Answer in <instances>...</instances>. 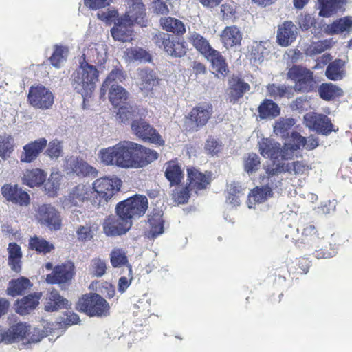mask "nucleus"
<instances>
[{
  "label": "nucleus",
  "mask_w": 352,
  "mask_h": 352,
  "mask_svg": "<svg viewBox=\"0 0 352 352\" xmlns=\"http://www.w3.org/2000/svg\"><path fill=\"white\" fill-rule=\"evenodd\" d=\"M110 261L113 267H120L128 264L126 252L122 249H114L110 254Z\"/></svg>",
  "instance_id": "nucleus-61"
},
{
  "label": "nucleus",
  "mask_w": 352,
  "mask_h": 352,
  "mask_svg": "<svg viewBox=\"0 0 352 352\" xmlns=\"http://www.w3.org/2000/svg\"><path fill=\"white\" fill-rule=\"evenodd\" d=\"M9 252L8 263L12 270L16 272L21 270V258L22 256L21 248L16 243L9 244L8 248Z\"/></svg>",
  "instance_id": "nucleus-48"
},
{
  "label": "nucleus",
  "mask_w": 352,
  "mask_h": 352,
  "mask_svg": "<svg viewBox=\"0 0 352 352\" xmlns=\"http://www.w3.org/2000/svg\"><path fill=\"white\" fill-rule=\"evenodd\" d=\"M69 54V49L67 46L62 45H54V51L50 57V63L56 68H60L66 62Z\"/></svg>",
  "instance_id": "nucleus-44"
},
{
  "label": "nucleus",
  "mask_w": 352,
  "mask_h": 352,
  "mask_svg": "<svg viewBox=\"0 0 352 352\" xmlns=\"http://www.w3.org/2000/svg\"><path fill=\"white\" fill-rule=\"evenodd\" d=\"M67 175L78 177H96L98 170L82 159L70 157L66 161L65 167Z\"/></svg>",
  "instance_id": "nucleus-14"
},
{
  "label": "nucleus",
  "mask_w": 352,
  "mask_h": 352,
  "mask_svg": "<svg viewBox=\"0 0 352 352\" xmlns=\"http://www.w3.org/2000/svg\"><path fill=\"white\" fill-rule=\"evenodd\" d=\"M77 309L91 317H107L110 314L109 303L96 293L84 295L79 299Z\"/></svg>",
  "instance_id": "nucleus-3"
},
{
  "label": "nucleus",
  "mask_w": 352,
  "mask_h": 352,
  "mask_svg": "<svg viewBox=\"0 0 352 352\" xmlns=\"http://www.w3.org/2000/svg\"><path fill=\"white\" fill-rule=\"evenodd\" d=\"M1 194L8 201L21 206H27L30 203L29 195L16 185H4L1 188Z\"/></svg>",
  "instance_id": "nucleus-18"
},
{
  "label": "nucleus",
  "mask_w": 352,
  "mask_h": 352,
  "mask_svg": "<svg viewBox=\"0 0 352 352\" xmlns=\"http://www.w3.org/2000/svg\"><path fill=\"white\" fill-rule=\"evenodd\" d=\"M205 57L211 63L214 74L225 77L228 72V65L224 57L221 53L212 49Z\"/></svg>",
  "instance_id": "nucleus-30"
},
{
  "label": "nucleus",
  "mask_w": 352,
  "mask_h": 352,
  "mask_svg": "<svg viewBox=\"0 0 352 352\" xmlns=\"http://www.w3.org/2000/svg\"><path fill=\"white\" fill-rule=\"evenodd\" d=\"M70 305L71 303L67 299L60 296L57 290L52 289L47 295L45 310L53 312L61 309H67Z\"/></svg>",
  "instance_id": "nucleus-27"
},
{
  "label": "nucleus",
  "mask_w": 352,
  "mask_h": 352,
  "mask_svg": "<svg viewBox=\"0 0 352 352\" xmlns=\"http://www.w3.org/2000/svg\"><path fill=\"white\" fill-rule=\"evenodd\" d=\"M29 248L38 253L46 254L54 250V245L43 238L36 236L30 238Z\"/></svg>",
  "instance_id": "nucleus-51"
},
{
  "label": "nucleus",
  "mask_w": 352,
  "mask_h": 352,
  "mask_svg": "<svg viewBox=\"0 0 352 352\" xmlns=\"http://www.w3.org/2000/svg\"><path fill=\"white\" fill-rule=\"evenodd\" d=\"M212 112V107L208 104L199 105L193 108L189 114V118L186 119V124H191V129L197 130V128L204 126Z\"/></svg>",
  "instance_id": "nucleus-16"
},
{
  "label": "nucleus",
  "mask_w": 352,
  "mask_h": 352,
  "mask_svg": "<svg viewBox=\"0 0 352 352\" xmlns=\"http://www.w3.org/2000/svg\"><path fill=\"white\" fill-rule=\"evenodd\" d=\"M298 24L302 30L306 31L309 28L311 30L312 34L317 35L320 32L321 27L320 24L316 22L315 19L309 14H301L298 17Z\"/></svg>",
  "instance_id": "nucleus-50"
},
{
  "label": "nucleus",
  "mask_w": 352,
  "mask_h": 352,
  "mask_svg": "<svg viewBox=\"0 0 352 352\" xmlns=\"http://www.w3.org/2000/svg\"><path fill=\"white\" fill-rule=\"evenodd\" d=\"M124 79L125 74L122 69L115 68L113 69L106 78L102 85L100 89L101 96H103L106 94L109 86L115 84L119 85V83L122 82Z\"/></svg>",
  "instance_id": "nucleus-45"
},
{
  "label": "nucleus",
  "mask_w": 352,
  "mask_h": 352,
  "mask_svg": "<svg viewBox=\"0 0 352 352\" xmlns=\"http://www.w3.org/2000/svg\"><path fill=\"white\" fill-rule=\"evenodd\" d=\"M187 175L188 180L189 181V184L188 186L190 188V190L194 189H205L210 184V177L199 172L195 168H188L187 169Z\"/></svg>",
  "instance_id": "nucleus-28"
},
{
  "label": "nucleus",
  "mask_w": 352,
  "mask_h": 352,
  "mask_svg": "<svg viewBox=\"0 0 352 352\" xmlns=\"http://www.w3.org/2000/svg\"><path fill=\"white\" fill-rule=\"evenodd\" d=\"M329 34H344L352 32V17L340 18L325 28Z\"/></svg>",
  "instance_id": "nucleus-36"
},
{
  "label": "nucleus",
  "mask_w": 352,
  "mask_h": 352,
  "mask_svg": "<svg viewBox=\"0 0 352 352\" xmlns=\"http://www.w3.org/2000/svg\"><path fill=\"white\" fill-rule=\"evenodd\" d=\"M94 191L90 185L78 184L72 188L68 201L73 206H80L85 201L94 199Z\"/></svg>",
  "instance_id": "nucleus-24"
},
{
  "label": "nucleus",
  "mask_w": 352,
  "mask_h": 352,
  "mask_svg": "<svg viewBox=\"0 0 352 352\" xmlns=\"http://www.w3.org/2000/svg\"><path fill=\"white\" fill-rule=\"evenodd\" d=\"M74 266L72 263L56 266L53 272L47 275L46 280L49 283H65L70 280L74 276Z\"/></svg>",
  "instance_id": "nucleus-22"
},
{
  "label": "nucleus",
  "mask_w": 352,
  "mask_h": 352,
  "mask_svg": "<svg viewBox=\"0 0 352 352\" xmlns=\"http://www.w3.org/2000/svg\"><path fill=\"white\" fill-rule=\"evenodd\" d=\"M132 223L120 214L107 218L103 224V232L107 236H117L126 234L131 228Z\"/></svg>",
  "instance_id": "nucleus-12"
},
{
  "label": "nucleus",
  "mask_w": 352,
  "mask_h": 352,
  "mask_svg": "<svg viewBox=\"0 0 352 352\" xmlns=\"http://www.w3.org/2000/svg\"><path fill=\"white\" fill-rule=\"evenodd\" d=\"M107 46L104 43H91L84 50L83 60L80 62L79 67L72 75V85L84 100L91 96L98 80L99 72L92 64H104L107 58Z\"/></svg>",
  "instance_id": "nucleus-1"
},
{
  "label": "nucleus",
  "mask_w": 352,
  "mask_h": 352,
  "mask_svg": "<svg viewBox=\"0 0 352 352\" xmlns=\"http://www.w3.org/2000/svg\"><path fill=\"white\" fill-rule=\"evenodd\" d=\"M138 113L139 110L137 106L126 104L120 107L117 117L120 122L126 123L130 120L133 121L136 119L135 117Z\"/></svg>",
  "instance_id": "nucleus-54"
},
{
  "label": "nucleus",
  "mask_w": 352,
  "mask_h": 352,
  "mask_svg": "<svg viewBox=\"0 0 352 352\" xmlns=\"http://www.w3.org/2000/svg\"><path fill=\"white\" fill-rule=\"evenodd\" d=\"M28 331V326L24 323L12 325L7 331H3L4 342L9 344L23 340Z\"/></svg>",
  "instance_id": "nucleus-35"
},
{
  "label": "nucleus",
  "mask_w": 352,
  "mask_h": 352,
  "mask_svg": "<svg viewBox=\"0 0 352 352\" xmlns=\"http://www.w3.org/2000/svg\"><path fill=\"white\" fill-rule=\"evenodd\" d=\"M280 144L272 139H263L259 142L261 154L265 158L278 159L280 157Z\"/></svg>",
  "instance_id": "nucleus-34"
},
{
  "label": "nucleus",
  "mask_w": 352,
  "mask_h": 352,
  "mask_svg": "<svg viewBox=\"0 0 352 352\" xmlns=\"http://www.w3.org/2000/svg\"><path fill=\"white\" fill-rule=\"evenodd\" d=\"M28 100L32 106L41 109H48L54 103L52 93L45 87H31L28 93Z\"/></svg>",
  "instance_id": "nucleus-10"
},
{
  "label": "nucleus",
  "mask_w": 352,
  "mask_h": 352,
  "mask_svg": "<svg viewBox=\"0 0 352 352\" xmlns=\"http://www.w3.org/2000/svg\"><path fill=\"white\" fill-rule=\"evenodd\" d=\"M131 128L133 134L145 142L158 145L164 144L162 136L144 119L133 120L131 124Z\"/></svg>",
  "instance_id": "nucleus-8"
},
{
  "label": "nucleus",
  "mask_w": 352,
  "mask_h": 352,
  "mask_svg": "<svg viewBox=\"0 0 352 352\" xmlns=\"http://www.w3.org/2000/svg\"><path fill=\"white\" fill-rule=\"evenodd\" d=\"M148 202L146 196L135 195L120 201L116 206V214H120L132 223L133 219L142 217L148 209Z\"/></svg>",
  "instance_id": "nucleus-4"
},
{
  "label": "nucleus",
  "mask_w": 352,
  "mask_h": 352,
  "mask_svg": "<svg viewBox=\"0 0 352 352\" xmlns=\"http://www.w3.org/2000/svg\"><path fill=\"white\" fill-rule=\"evenodd\" d=\"M47 145V140L44 138L37 139L25 144L23 147V151L20 155L21 162L25 163L34 162Z\"/></svg>",
  "instance_id": "nucleus-17"
},
{
  "label": "nucleus",
  "mask_w": 352,
  "mask_h": 352,
  "mask_svg": "<svg viewBox=\"0 0 352 352\" xmlns=\"http://www.w3.org/2000/svg\"><path fill=\"white\" fill-rule=\"evenodd\" d=\"M165 177L170 182V186H177L183 178V173L180 166L173 162L167 163Z\"/></svg>",
  "instance_id": "nucleus-49"
},
{
  "label": "nucleus",
  "mask_w": 352,
  "mask_h": 352,
  "mask_svg": "<svg viewBox=\"0 0 352 352\" xmlns=\"http://www.w3.org/2000/svg\"><path fill=\"white\" fill-rule=\"evenodd\" d=\"M259 117L261 119L272 118L280 113L278 106L272 100L265 99L258 108Z\"/></svg>",
  "instance_id": "nucleus-43"
},
{
  "label": "nucleus",
  "mask_w": 352,
  "mask_h": 352,
  "mask_svg": "<svg viewBox=\"0 0 352 352\" xmlns=\"http://www.w3.org/2000/svg\"><path fill=\"white\" fill-rule=\"evenodd\" d=\"M287 78L295 82L292 89L296 91L308 93L316 88L313 72L302 66H292L287 72Z\"/></svg>",
  "instance_id": "nucleus-5"
},
{
  "label": "nucleus",
  "mask_w": 352,
  "mask_h": 352,
  "mask_svg": "<svg viewBox=\"0 0 352 352\" xmlns=\"http://www.w3.org/2000/svg\"><path fill=\"white\" fill-rule=\"evenodd\" d=\"M302 239L296 243V246L302 251L309 250L310 247L314 245L319 248L317 244L321 242V239L317 234V230L314 225L308 224L302 229Z\"/></svg>",
  "instance_id": "nucleus-19"
},
{
  "label": "nucleus",
  "mask_w": 352,
  "mask_h": 352,
  "mask_svg": "<svg viewBox=\"0 0 352 352\" xmlns=\"http://www.w3.org/2000/svg\"><path fill=\"white\" fill-rule=\"evenodd\" d=\"M267 89L269 95L274 98H290L293 96L292 87H287L285 85L270 84Z\"/></svg>",
  "instance_id": "nucleus-55"
},
{
  "label": "nucleus",
  "mask_w": 352,
  "mask_h": 352,
  "mask_svg": "<svg viewBox=\"0 0 352 352\" xmlns=\"http://www.w3.org/2000/svg\"><path fill=\"white\" fill-rule=\"evenodd\" d=\"M297 28L292 21H285L279 25L277 30V42L283 46L290 45L297 37Z\"/></svg>",
  "instance_id": "nucleus-21"
},
{
  "label": "nucleus",
  "mask_w": 352,
  "mask_h": 352,
  "mask_svg": "<svg viewBox=\"0 0 352 352\" xmlns=\"http://www.w3.org/2000/svg\"><path fill=\"white\" fill-rule=\"evenodd\" d=\"M121 183V180L118 177H105L96 179L91 187L94 191L93 205L98 206L101 204L102 201L98 199V197L107 202L115 192L120 190Z\"/></svg>",
  "instance_id": "nucleus-6"
},
{
  "label": "nucleus",
  "mask_w": 352,
  "mask_h": 352,
  "mask_svg": "<svg viewBox=\"0 0 352 352\" xmlns=\"http://www.w3.org/2000/svg\"><path fill=\"white\" fill-rule=\"evenodd\" d=\"M120 16L133 26L138 25L144 28L147 27L148 23L146 8L142 0H132L126 12Z\"/></svg>",
  "instance_id": "nucleus-11"
},
{
  "label": "nucleus",
  "mask_w": 352,
  "mask_h": 352,
  "mask_svg": "<svg viewBox=\"0 0 352 352\" xmlns=\"http://www.w3.org/2000/svg\"><path fill=\"white\" fill-rule=\"evenodd\" d=\"M41 296V292H34L17 300L14 304L16 312L21 316L30 314L39 305Z\"/></svg>",
  "instance_id": "nucleus-23"
},
{
  "label": "nucleus",
  "mask_w": 352,
  "mask_h": 352,
  "mask_svg": "<svg viewBox=\"0 0 352 352\" xmlns=\"http://www.w3.org/2000/svg\"><path fill=\"white\" fill-rule=\"evenodd\" d=\"M160 24L164 30L167 32H171L177 35H182L186 32L184 23L175 18L170 16L161 18Z\"/></svg>",
  "instance_id": "nucleus-41"
},
{
  "label": "nucleus",
  "mask_w": 352,
  "mask_h": 352,
  "mask_svg": "<svg viewBox=\"0 0 352 352\" xmlns=\"http://www.w3.org/2000/svg\"><path fill=\"white\" fill-rule=\"evenodd\" d=\"M36 219L41 225L47 227L51 230L61 228L60 212L51 204H42L36 210Z\"/></svg>",
  "instance_id": "nucleus-7"
},
{
  "label": "nucleus",
  "mask_w": 352,
  "mask_h": 352,
  "mask_svg": "<svg viewBox=\"0 0 352 352\" xmlns=\"http://www.w3.org/2000/svg\"><path fill=\"white\" fill-rule=\"evenodd\" d=\"M32 284L28 278L20 277L17 279H12L9 282V287L7 289L8 295L13 297L18 295H23L26 291L31 288Z\"/></svg>",
  "instance_id": "nucleus-37"
},
{
  "label": "nucleus",
  "mask_w": 352,
  "mask_h": 352,
  "mask_svg": "<svg viewBox=\"0 0 352 352\" xmlns=\"http://www.w3.org/2000/svg\"><path fill=\"white\" fill-rule=\"evenodd\" d=\"M344 61L341 59H336L331 62L327 67L325 74L326 76L331 80H340L344 76V71L343 67Z\"/></svg>",
  "instance_id": "nucleus-46"
},
{
  "label": "nucleus",
  "mask_w": 352,
  "mask_h": 352,
  "mask_svg": "<svg viewBox=\"0 0 352 352\" xmlns=\"http://www.w3.org/2000/svg\"><path fill=\"white\" fill-rule=\"evenodd\" d=\"M46 175L44 171L39 168L26 170L23 177L24 184L30 187L40 186L44 183Z\"/></svg>",
  "instance_id": "nucleus-39"
},
{
  "label": "nucleus",
  "mask_w": 352,
  "mask_h": 352,
  "mask_svg": "<svg viewBox=\"0 0 352 352\" xmlns=\"http://www.w3.org/2000/svg\"><path fill=\"white\" fill-rule=\"evenodd\" d=\"M75 229L77 239L81 242H87L94 238L97 227L91 221H84V223L76 226Z\"/></svg>",
  "instance_id": "nucleus-38"
},
{
  "label": "nucleus",
  "mask_w": 352,
  "mask_h": 352,
  "mask_svg": "<svg viewBox=\"0 0 352 352\" xmlns=\"http://www.w3.org/2000/svg\"><path fill=\"white\" fill-rule=\"evenodd\" d=\"M14 138L8 134L0 135V157L3 160L10 157L14 151Z\"/></svg>",
  "instance_id": "nucleus-52"
},
{
  "label": "nucleus",
  "mask_w": 352,
  "mask_h": 352,
  "mask_svg": "<svg viewBox=\"0 0 352 352\" xmlns=\"http://www.w3.org/2000/svg\"><path fill=\"white\" fill-rule=\"evenodd\" d=\"M166 52L173 57H182L186 53L184 44L181 42L175 41L173 38L170 40Z\"/></svg>",
  "instance_id": "nucleus-63"
},
{
  "label": "nucleus",
  "mask_w": 352,
  "mask_h": 352,
  "mask_svg": "<svg viewBox=\"0 0 352 352\" xmlns=\"http://www.w3.org/2000/svg\"><path fill=\"white\" fill-rule=\"evenodd\" d=\"M266 43L254 41L251 46L250 58L254 63H261L263 61L264 55L267 52L264 44Z\"/></svg>",
  "instance_id": "nucleus-59"
},
{
  "label": "nucleus",
  "mask_w": 352,
  "mask_h": 352,
  "mask_svg": "<svg viewBox=\"0 0 352 352\" xmlns=\"http://www.w3.org/2000/svg\"><path fill=\"white\" fill-rule=\"evenodd\" d=\"M106 261L100 258H93L89 266V273L93 276L102 277L106 273Z\"/></svg>",
  "instance_id": "nucleus-60"
},
{
  "label": "nucleus",
  "mask_w": 352,
  "mask_h": 352,
  "mask_svg": "<svg viewBox=\"0 0 352 352\" xmlns=\"http://www.w3.org/2000/svg\"><path fill=\"white\" fill-rule=\"evenodd\" d=\"M294 124V118H281L276 122L274 131L277 135H280L283 138H288L291 134L290 130Z\"/></svg>",
  "instance_id": "nucleus-53"
},
{
  "label": "nucleus",
  "mask_w": 352,
  "mask_h": 352,
  "mask_svg": "<svg viewBox=\"0 0 352 352\" xmlns=\"http://www.w3.org/2000/svg\"><path fill=\"white\" fill-rule=\"evenodd\" d=\"M188 41L192 44L195 49L206 56L213 48L210 46L208 41L203 36L196 32H189Z\"/></svg>",
  "instance_id": "nucleus-40"
},
{
  "label": "nucleus",
  "mask_w": 352,
  "mask_h": 352,
  "mask_svg": "<svg viewBox=\"0 0 352 352\" xmlns=\"http://www.w3.org/2000/svg\"><path fill=\"white\" fill-rule=\"evenodd\" d=\"M221 40L226 49L240 46L242 33L236 26H227L221 33Z\"/></svg>",
  "instance_id": "nucleus-29"
},
{
  "label": "nucleus",
  "mask_w": 352,
  "mask_h": 352,
  "mask_svg": "<svg viewBox=\"0 0 352 352\" xmlns=\"http://www.w3.org/2000/svg\"><path fill=\"white\" fill-rule=\"evenodd\" d=\"M260 166L261 160L257 154L252 153L244 157V170L249 175L257 171Z\"/></svg>",
  "instance_id": "nucleus-57"
},
{
  "label": "nucleus",
  "mask_w": 352,
  "mask_h": 352,
  "mask_svg": "<svg viewBox=\"0 0 352 352\" xmlns=\"http://www.w3.org/2000/svg\"><path fill=\"white\" fill-rule=\"evenodd\" d=\"M308 169V166L301 162H294L292 163H278L273 164L272 166H268L266 173L268 179L272 182V177L278 176L279 174L288 172L290 174L300 175L304 173Z\"/></svg>",
  "instance_id": "nucleus-15"
},
{
  "label": "nucleus",
  "mask_w": 352,
  "mask_h": 352,
  "mask_svg": "<svg viewBox=\"0 0 352 352\" xmlns=\"http://www.w3.org/2000/svg\"><path fill=\"white\" fill-rule=\"evenodd\" d=\"M304 123L309 129L326 136L335 131L331 120L324 114L307 113L304 116Z\"/></svg>",
  "instance_id": "nucleus-9"
},
{
  "label": "nucleus",
  "mask_w": 352,
  "mask_h": 352,
  "mask_svg": "<svg viewBox=\"0 0 352 352\" xmlns=\"http://www.w3.org/2000/svg\"><path fill=\"white\" fill-rule=\"evenodd\" d=\"M127 56L132 61L148 63L151 60V56L148 52L140 47H133L127 51Z\"/></svg>",
  "instance_id": "nucleus-58"
},
{
  "label": "nucleus",
  "mask_w": 352,
  "mask_h": 352,
  "mask_svg": "<svg viewBox=\"0 0 352 352\" xmlns=\"http://www.w3.org/2000/svg\"><path fill=\"white\" fill-rule=\"evenodd\" d=\"M250 89V85L237 76H232L229 80L228 101L235 104L243 94Z\"/></svg>",
  "instance_id": "nucleus-25"
},
{
  "label": "nucleus",
  "mask_w": 352,
  "mask_h": 352,
  "mask_svg": "<svg viewBox=\"0 0 352 352\" xmlns=\"http://www.w3.org/2000/svg\"><path fill=\"white\" fill-rule=\"evenodd\" d=\"M138 77L140 80V88L142 90L149 91L159 85L160 79L157 73L148 68L139 69Z\"/></svg>",
  "instance_id": "nucleus-31"
},
{
  "label": "nucleus",
  "mask_w": 352,
  "mask_h": 352,
  "mask_svg": "<svg viewBox=\"0 0 352 352\" xmlns=\"http://www.w3.org/2000/svg\"><path fill=\"white\" fill-rule=\"evenodd\" d=\"M319 15L329 17L340 6L336 0H318Z\"/></svg>",
  "instance_id": "nucleus-56"
},
{
  "label": "nucleus",
  "mask_w": 352,
  "mask_h": 352,
  "mask_svg": "<svg viewBox=\"0 0 352 352\" xmlns=\"http://www.w3.org/2000/svg\"><path fill=\"white\" fill-rule=\"evenodd\" d=\"M135 142L130 141L120 142L113 146L100 151L102 162L106 165L129 168L131 167L132 152Z\"/></svg>",
  "instance_id": "nucleus-2"
},
{
  "label": "nucleus",
  "mask_w": 352,
  "mask_h": 352,
  "mask_svg": "<svg viewBox=\"0 0 352 352\" xmlns=\"http://www.w3.org/2000/svg\"><path fill=\"white\" fill-rule=\"evenodd\" d=\"M272 195V186H270V183L262 187H256L249 194L248 199V208H252L254 204L265 201Z\"/></svg>",
  "instance_id": "nucleus-33"
},
{
  "label": "nucleus",
  "mask_w": 352,
  "mask_h": 352,
  "mask_svg": "<svg viewBox=\"0 0 352 352\" xmlns=\"http://www.w3.org/2000/svg\"><path fill=\"white\" fill-rule=\"evenodd\" d=\"M131 157V167L134 168H143L158 158V153L150 148L135 143Z\"/></svg>",
  "instance_id": "nucleus-13"
},
{
  "label": "nucleus",
  "mask_w": 352,
  "mask_h": 352,
  "mask_svg": "<svg viewBox=\"0 0 352 352\" xmlns=\"http://www.w3.org/2000/svg\"><path fill=\"white\" fill-rule=\"evenodd\" d=\"M133 25L120 16L115 21V24L111 29V34L115 41L129 42L133 39Z\"/></svg>",
  "instance_id": "nucleus-20"
},
{
  "label": "nucleus",
  "mask_w": 352,
  "mask_h": 352,
  "mask_svg": "<svg viewBox=\"0 0 352 352\" xmlns=\"http://www.w3.org/2000/svg\"><path fill=\"white\" fill-rule=\"evenodd\" d=\"M162 216V211L159 209H154L148 216V222L150 230L145 233L147 238L155 239L164 233V220Z\"/></svg>",
  "instance_id": "nucleus-26"
},
{
  "label": "nucleus",
  "mask_w": 352,
  "mask_h": 352,
  "mask_svg": "<svg viewBox=\"0 0 352 352\" xmlns=\"http://www.w3.org/2000/svg\"><path fill=\"white\" fill-rule=\"evenodd\" d=\"M319 248H316L314 245L310 247L309 250L305 251L307 254H313L314 256L318 258H331L336 255L338 251L335 245L321 239V242L317 244Z\"/></svg>",
  "instance_id": "nucleus-32"
},
{
  "label": "nucleus",
  "mask_w": 352,
  "mask_h": 352,
  "mask_svg": "<svg viewBox=\"0 0 352 352\" xmlns=\"http://www.w3.org/2000/svg\"><path fill=\"white\" fill-rule=\"evenodd\" d=\"M63 153V145L61 142L54 140L48 144L47 148L45 151V154L52 160H56Z\"/></svg>",
  "instance_id": "nucleus-62"
},
{
  "label": "nucleus",
  "mask_w": 352,
  "mask_h": 352,
  "mask_svg": "<svg viewBox=\"0 0 352 352\" xmlns=\"http://www.w3.org/2000/svg\"><path fill=\"white\" fill-rule=\"evenodd\" d=\"M190 188L187 186L185 188L177 187L173 190L172 197L175 202L183 204L188 201L190 197Z\"/></svg>",
  "instance_id": "nucleus-64"
},
{
  "label": "nucleus",
  "mask_w": 352,
  "mask_h": 352,
  "mask_svg": "<svg viewBox=\"0 0 352 352\" xmlns=\"http://www.w3.org/2000/svg\"><path fill=\"white\" fill-rule=\"evenodd\" d=\"M318 93L321 98L331 100L336 97L343 95L341 88L333 83H322L318 88Z\"/></svg>",
  "instance_id": "nucleus-47"
},
{
  "label": "nucleus",
  "mask_w": 352,
  "mask_h": 352,
  "mask_svg": "<svg viewBox=\"0 0 352 352\" xmlns=\"http://www.w3.org/2000/svg\"><path fill=\"white\" fill-rule=\"evenodd\" d=\"M109 91V99L111 103L117 107L124 103L128 98V92L119 85H112L107 89Z\"/></svg>",
  "instance_id": "nucleus-42"
}]
</instances>
